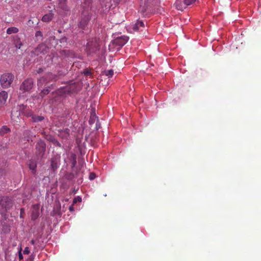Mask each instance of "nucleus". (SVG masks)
<instances>
[{
	"label": "nucleus",
	"mask_w": 261,
	"mask_h": 261,
	"mask_svg": "<svg viewBox=\"0 0 261 261\" xmlns=\"http://www.w3.org/2000/svg\"><path fill=\"white\" fill-rule=\"evenodd\" d=\"M13 205V201L11 197L8 196H0V209L7 212L10 210Z\"/></svg>",
	"instance_id": "nucleus-1"
},
{
	"label": "nucleus",
	"mask_w": 261,
	"mask_h": 261,
	"mask_svg": "<svg viewBox=\"0 0 261 261\" xmlns=\"http://www.w3.org/2000/svg\"><path fill=\"white\" fill-rule=\"evenodd\" d=\"M14 76L10 73L3 74L0 79L1 86L3 88H9L12 83Z\"/></svg>",
	"instance_id": "nucleus-2"
},
{
	"label": "nucleus",
	"mask_w": 261,
	"mask_h": 261,
	"mask_svg": "<svg viewBox=\"0 0 261 261\" xmlns=\"http://www.w3.org/2000/svg\"><path fill=\"white\" fill-rule=\"evenodd\" d=\"M35 155L38 159H42L46 151V144L42 140H39L35 146Z\"/></svg>",
	"instance_id": "nucleus-3"
},
{
	"label": "nucleus",
	"mask_w": 261,
	"mask_h": 261,
	"mask_svg": "<svg viewBox=\"0 0 261 261\" xmlns=\"http://www.w3.org/2000/svg\"><path fill=\"white\" fill-rule=\"evenodd\" d=\"M99 49V45L97 39H93L87 42L86 50L88 55L95 53Z\"/></svg>",
	"instance_id": "nucleus-4"
},
{
	"label": "nucleus",
	"mask_w": 261,
	"mask_h": 261,
	"mask_svg": "<svg viewBox=\"0 0 261 261\" xmlns=\"http://www.w3.org/2000/svg\"><path fill=\"white\" fill-rule=\"evenodd\" d=\"M81 87L80 84L74 82L66 86L64 89L65 92L69 93H73L79 91Z\"/></svg>",
	"instance_id": "nucleus-5"
},
{
	"label": "nucleus",
	"mask_w": 261,
	"mask_h": 261,
	"mask_svg": "<svg viewBox=\"0 0 261 261\" xmlns=\"http://www.w3.org/2000/svg\"><path fill=\"white\" fill-rule=\"evenodd\" d=\"M48 49V47L45 44L41 43L34 49L32 54L35 56L44 55L47 53Z\"/></svg>",
	"instance_id": "nucleus-6"
},
{
	"label": "nucleus",
	"mask_w": 261,
	"mask_h": 261,
	"mask_svg": "<svg viewBox=\"0 0 261 261\" xmlns=\"http://www.w3.org/2000/svg\"><path fill=\"white\" fill-rule=\"evenodd\" d=\"M33 81L32 79L24 80L20 86V90L22 92L29 91L33 87Z\"/></svg>",
	"instance_id": "nucleus-7"
},
{
	"label": "nucleus",
	"mask_w": 261,
	"mask_h": 261,
	"mask_svg": "<svg viewBox=\"0 0 261 261\" xmlns=\"http://www.w3.org/2000/svg\"><path fill=\"white\" fill-rule=\"evenodd\" d=\"M133 31H143L145 29V25L144 22L142 20H137V21L132 25Z\"/></svg>",
	"instance_id": "nucleus-8"
},
{
	"label": "nucleus",
	"mask_w": 261,
	"mask_h": 261,
	"mask_svg": "<svg viewBox=\"0 0 261 261\" xmlns=\"http://www.w3.org/2000/svg\"><path fill=\"white\" fill-rule=\"evenodd\" d=\"M60 156L58 154L55 155L50 160L51 167L53 170H56L58 167L60 162Z\"/></svg>",
	"instance_id": "nucleus-9"
},
{
	"label": "nucleus",
	"mask_w": 261,
	"mask_h": 261,
	"mask_svg": "<svg viewBox=\"0 0 261 261\" xmlns=\"http://www.w3.org/2000/svg\"><path fill=\"white\" fill-rule=\"evenodd\" d=\"M128 40V37L125 36H121L120 37L116 38L114 40V43L116 45L121 47L126 44V43L127 42Z\"/></svg>",
	"instance_id": "nucleus-10"
},
{
	"label": "nucleus",
	"mask_w": 261,
	"mask_h": 261,
	"mask_svg": "<svg viewBox=\"0 0 261 261\" xmlns=\"http://www.w3.org/2000/svg\"><path fill=\"white\" fill-rule=\"evenodd\" d=\"M20 112L19 111L13 110L11 113V119L16 122L19 123L21 120Z\"/></svg>",
	"instance_id": "nucleus-11"
},
{
	"label": "nucleus",
	"mask_w": 261,
	"mask_h": 261,
	"mask_svg": "<svg viewBox=\"0 0 261 261\" xmlns=\"http://www.w3.org/2000/svg\"><path fill=\"white\" fill-rule=\"evenodd\" d=\"M8 93L5 91L0 92V108L2 107L6 102L8 98Z\"/></svg>",
	"instance_id": "nucleus-12"
},
{
	"label": "nucleus",
	"mask_w": 261,
	"mask_h": 261,
	"mask_svg": "<svg viewBox=\"0 0 261 261\" xmlns=\"http://www.w3.org/2000/svg\"><path fill=\"white\" fill-rule=\"evenodd\" d=\"M39 206L38 205H34L33 206L34 210L32 213V219L33 220L36 219L39 215Z\"/></svg>",
	"instance_id": "nucleus-13"
},
{
	"label": "nucleus",
	"mask_w": 261,
	"mask_h": 261,
	"mask_svg": "<svg viewBox=\"0 0 261 261\" xmlns=\"http://www.w3.org/2000/svg\"><path fill=\"white\" fill-rule=\"evenodd\" d=\"M54 17V14L51 12H49L47 14H45L42 18V20L43 22H48L50 21Z\"/></svg>",
	"instance_id": "nucleus-14"
},
{
	"label": "nucleus",
	"mask_w": 261,
	"mask_h": 261,
	"mask_svg": "<svg viewBox=\"0 0 261 261\" xmlns=\"http://www.w3.org/2000/svg\"><path fill=\"white\" fill-rule=\"evenodd\" d=\"M10 129L6 125L2 126V127L0 129V135L2 136L4 135L9 132H10Z\"/></svg>",
	"instance_id": "nucleus-15"
},
{
	"label": "nucleus",
	"mask_w": 261,
	"mask_h": 261,
	"mask_svg": "<svg viewBox=\"0 0 261 261\" xmlns=\"http://www.w3.org/2000/svg\"><path fill=\"white\" fill-rule=\"evenodd\" d=\"M89 21V18L86 17L85 19H83L79 23V27L82 28V29H84Z\"/></svg>",
	"instance_id": "nucleus-16"
},
{
	"label": "nucleus",
	"mask_w": 261,
	"mask_h": 261,
	"mask_svg": "<svg viewBox=\"0 0 261 261\" xmlns=\"http://www.w3.org/2000/svg\"><path fill=\"white\" fill-rule=\"evenodd\" d=\"M19 30L16 27H10L7 30V33L8 34H15L18 33Z\"/></svg>",
	"instance_id": "nucleus-17"
},
{
	"label": "nucleus",
	"mask_w": 261,
	"mask_h": 261,
	"mask_svg": "<svg viewBox=\"0 0 261 261\" xmlns=\"http://www.w3.org/2000/svg\"><path fill=\"white\" fill-rule=\"evenodd\" d=\"M44 118L43 116H38L34 115V116H32V121L34 122H38L39 121H41L43 120H44Z\"/></svg>",
	"instance_id": "nucleus-18"
},
{
	"label": "nucleus",
	"mask_w": 261,
	"mask_h": 261,
	"mask_svg": "<svg viewBox=\"0 0 261 261\" xmlns=\"http://www.w3.org/2000/svg\"><path fill=\"white\" fill-rule=\"evenodd\" d=\"M26 108H27L26 105H20L18 106L16 110L19 111L20 112V113H23L25 111Z\"/></svg>",
	"instance_id": "nucleus-19"
},
{
	"label": "nucleus",
	"mask_w": 261,
	"mask_h": 261,
	"mask_svg": "<svg viewBox=\"0 0 261 261\" xmlns=\"http://www.w3.org/2000/svg\"><path fill=\"white\" fill-rule=\"evenodd\" d=\"M104 73L107 76H108L109 78H110L113 76L114 74V71L112 69H110L106 70Z\"/></svg>",
	"instance_id": "nucleus-20"
},
{
	"label": "nucleus",
	"mask_w": 261,
	"mask_h": 261,
	"mask_svg": "<svg viewBox=\"0 0 261 261\" xmlns=\"http://www.w3.org/2000/svg\"><path fill=\"white\" fill-rule=\"evenodd\" d=\"M49 90L48 88L43 89L40 93V95L41 97H43L45 95L48 94L49 93Z\"/></svg>",
	"instance_id": "nucleus-21"
},
{
	"label": "nucleus",
	"mask_w": 261,
	"mask_h": 261,
	"mask_svg": "<svg viewBox=\"0 0 261 261\" xmlns=\"http://www.w3.org/2000/svg\"><path fill=\"white\" fill-rule=\"evenodd\" d=\"M23 114L25 115L28 117H31L32 118V116H34L33 114V112L31 110H25Z\"/></svg>",
	"instance_id": "nucleus-22"
},
{
	"label": "nucleus",
	"mask_w": 261,
	"mask_h": 261,
	"mask_svg": "<svg viewBox=\"0 0 261 261\" xmlns=\"http://www.w3.org/2000/svg\"><path fill=\"white\" fill-rule=\"evenodd\" d=\"M71 157L72 158L71 168H73L76 164V155L74 154L72 155Z\"/></svg>",
	"instance_id": "nucleus-23"
},
{
	"label": "nucleus",
	"mask_w": 261,
	"mask_h": 261,
	"mask_svg": "<svg viewBox=\"0 0 261 261\" xmlns=\"http://www.w3.org/2000/svg\"><path fill=\"white\" fill-rule=\"evenodd\" d=\"M196 0H184V3L186 6L190 5L195 2Z\"/></svg>",
	"instance_id": "nucleus-24"
},
{
	"label": "nucleus",
	"mask_w": 261,
	"mask_h": 261,
	"mask_svg": "<svg viewBox=\"0 0 261 261\" xmlns=\"http://www.w3.org/2000/svg\"><path fill=\"white\" fill-rule=\"evenodd\" d=\"M22 45V43L20 41V40H18L15 41V47L18 49H20L21 46Z\"/></svg>",
	"instance_id": "nucleus-25"
},
{
	"label": "nucleus",
	"mask_w": 261,
	"mask_h": 261,
	"mask_svg": "<svg viewBox=\"0 0 261 261\" xmlns=\"http://www.w3.org/2000/svg\"><path fill=\"white\" fill-rule=\"evenodd\" d=\"M49 81V80H47L45 77H42L38 80V84H42L43 83H47Z\"/></svg>",
	"instance_id": "nucleus-26"
},
{
	"label": "nucleus",
	"mask_w": 261,
	"mask_h": 261,
	"mask_svg": "<svg viewBox=\"0 0 261 261\" xmlns=\"http://www.w3.org/2000/svg\"><path fill=\"white\" fill-rule=\"evenodd\" d=\"M37 167V165L35 163H32L30 164V168L32 170L35 171Z\"/></svg>",
	"instance_id": "nucleus-27"
},
{
	"label": "nucleus",
	"mask_w": 261,
	"mask_h": 261,
	"mask_svg": "<svg viewBox=\"0 0 261 261\" xmlns=\"http://www.w3.org/2000/svg\"><path fill=\"white\" fill-rule=\"evenodd\" d=\"M83 73L85 75H90L91 74L90 70L88 68L85 69Z\"/></svg>",
	"instance_id": "nucleus-28"
},
{
	"label": "nucleus",
	"mask_w": 261,
	"mask_h": 261,
	"mask_svg": "<svg viewBox=\"0 0 261 261\" xmlns=\"http://www.w3.org/2000/svg\"><path fill=\"white\" fill-rule=\"evenodd\" d=\"M42 36H43V35H42V32L39 31H37L35 33V37L37 38H38L39 37H42Z\"/></svg>",
	"instance_id": "nucleus-29"
},
{
	"label": "nucleus",
	"mask_w": 261,
	"mask_h": 261,
	"mask_svg": "<svg viewBox=\"0 0 261 261\" xmlns=\"http://www.w3.org/2000/svg\"><path fill=\"white\" fill-rule=\"evenodd\" d=\"M53 143L56 145V146H59V147H61V144L59 143V141H58L56 139H54V140H53Z\"/></svg>",
	"instance_id": "nucleus-30"
},
{
	"label": "nucleus",
	"mask_w": 261,
	"mask_h": 261,
	"mask_svg": "<svg viewBox=\"0 0 261 261\" xmlns=\"http://www.w3.org/2000/svg\"><path fill=\"white\" fill-rule=\"evenodd\" d=\"M18 257L19 260H22L23 259V255L21 253V248H20L19 252H18Z\"/></svg>",
	"instance_id": "nucleus-31"
},
{
	"label": "nucleus",
	"mask_w": 261,
	"mask_h": 261,
	"mask_svg": "<svg viewBox=\"0 0 261 261\" xmlns=\"http://www.w3.org/2000/svg\"><path fill=\"white\" fill-rule=\"evenodd\" d=\"M23 253L25 254H28L30 253V250L28 247H26L24 250H23Z\"/></svg>",
	"instance_id": "nucleus-32"
},
{
	"label": "nucleus",
	"mask_w": 261,
	"mask_h": 261,
	"mask_svg": "<svg viewBox=\"0 0 261 261\" xmlns=\"http://www.w3.org/2000/svg\"><path fill=\"white\" fill-rule=\"evenodd\" d=\"M95 178V174L94 173H91L89 176V178L91 180H93Z\"/></svg>",
	"instance_id": "nucleus-33"
},
{
	"label": "nucleus",
	"mask_w": 261,
	"mask_h": 261,
	"mask_svg": "<svg viewBox=\"0 0 261 261\" xmlns=\"http://www.w3.org/2000/svg\"><path fill=\"white\" fill-rule=\"evenodd\" d=\"M64 133H65V137L68 136L69 134V129L68 128H66L64 131Z\"/></svg>",
	"instance_id": "nucleus-34"
},
{
	"label": "nucleus",
	"mask_w": 261,
	"mask_h": 261,
	"mask_svg": "<svg viewBox=\"0 0 261 261\" xmlns=\"http://www.w3.org/2000/svg\"><path fill=\"white\" fill-rule=\"evenodd\" d=\"M43 71V69L41 68H39L37 70V73H40Z\"/></svg>",
	"instance_id": "nucleus-35"
},
{
	"label": "nucleus",
	"mask_w": 261,
	"mask_h": 261,
	"mask_svg": "<svg viewBox=\"0 0 261 261\" xmlns=\"http://www.w3.org/2000/svg\"><path fill=\"white\" fill-rule=\"evenodd\" d=\"M66 0H59V3L60 5H62L63 4V5L65 3Z\"/></svg>",
	"instance_id": "nucleus-36"
},
{
	"label": "nucleus",
	"mask_w": 261,
	"mask_h": 261,
	"mask_svg": "<svg viewBox=\"0 0 261 261\" xmlns=\"http://www.w3.org/2000/svg\"><path fill=\"white\" fill-rule=\"evenodd\" d=\"M47 77H48L49 79L51 78L53 76V75L50 73H48L47 75Z\"/></svg>",
	"instance_id": "nucleus-37"
},
{
	"label": "nucleus",
	"mask_w": 261,
	"mask_h": 261,
	"mask_svg": "<svg viewBox=\"0 0 261 261\" xmlns=\"http://www.w3.org/2000/svg\"><path fill=\"white\" fill-rule=\"evenodd\" d=\"M74 210L73 205H71L69 207V211H73Z\"/></svg>",
	"instance_id": "nucleus-38"
},
{
	"label": "nucleus",
	"mask_w": 261,
	"mask_h": 261,
	"mask_svg": "<svg viewBox=\"0 0 261 261\" xmlns=\"http://www.w3.org/2000/svg\"><path fill=\"white\" fill-rule=\"evenodd\" d=\"M30 242L32 245H35V241L34 240H32Z\"/></svg>",
	"instance_id": "nucleus-39"
},
{
	"label": "nucleus",
	"mask_w": 261,
	"mask_h": 261,
	"mask_svg": "<svg viewBox=\"0 0 261 261\" xmlns=\"http://www.w3.org/2000/svg\"><path fill=\"white\" fill-rule=\"evenodd\" d=\"M76 202H77V201H76V198H74V199H73V204H74L76 203Z\"/></svg>",
	"instance_id": "nucleus-40"
},
{
	"label": "nucleus",
	"mask_w": 261,
	"mask_h": 261,
	"mask_svg": "<svg viewBox=\"0 0 261 261\" xmlns=\"http://www.w3.org/2000/svg\"><path fill=\"white\" fill-rule=\"evenodd\" d=\"M78 201L81 202L82 201V198L80 197H77Z\"/></svg>",
	"instance_id": "nucleus-41"
},
{
	"label": "nucleus",
	"mask_w": 261,
	"mask_h": 261,
	"mask_svg": "<svg viewBox=\"0 0 261 261\" xmlns=\"http://www.w3.org/2000/svg\"><path fill=\"white\" fill-rule=\"evenodd\" d=\"M27 261H32V258L30 257L28 259V260Z\"/></svg>",
	"instance_id": "nucleus-42"
},
{
	"label": "nucleus",
	"mask_w": 261,
	"mask_h": 261,
	"mask_svg": "<svg viewBox=\"0 0 261 261\" xmlns=\"http://www.w3.org/2000/svg\"><path fill=\"white\" fill-rule=\"evenodd\" d=\"M61 40L62 41H66V39L65 38H62Z\"/></svg>",
	"instance_id": "nucleus-43"
},
{
	"label": "nucleus",
	"mask_w": 261,
	"mask_h": 261,
	"mask_svg": "<svg viewBox=\"0 0 261 261\" xmlns=\"http://www.w3.org/2000/svg\"><path fill=\"white\" fill-rule=\"evenodd\" d=\"M23 211V208H21V210H20V214H21H21H22V213Z\"/></svg>",
	"instance_id": "nucleus-44"
}]
</instances>
